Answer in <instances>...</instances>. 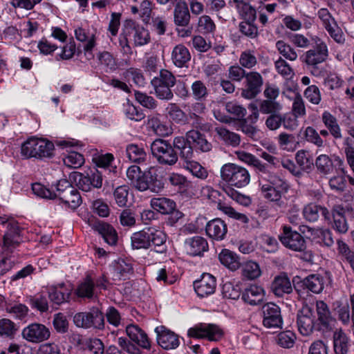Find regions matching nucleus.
I'll return each instance as SVG.
<instances>
[{
  "label": "nucleus",
  "mask_w": 354,
  "mask_h": 354,
  "mask_svg": "<svg viewBox=\"0 0 354 354\" xmlns=\"http://www.w3.org/2000/svg\"><path fill=\"white\" fill-rule=\"evenodd\" d=\"M126 34L133 39L136 46H142L150 41L149 31L133 21H129L126 26Z\"/></svg>",
  "instance_id": "obj_25"
},
{
  "label": "nucleus",
  "mask_w": 354,
  "mask_h": 354,
  "mask_svg": "<svg viewBox=\"0 0 354 354\" xmlns=\"http://www.w3.org/2000/svg\"><path fill=\"white\" fill-rule=\"evenodd\" d=\"M257 52L255 50L247 49L241 52L239 57V64L243 68L252 69L257 64Z\"/></svg>",
  "instance_id": "obj_48"
},
{
  "label": "nucleus",
  "mask_w": 354,
  "mask_h": 354,
  "mask_svg": "<svg viewBox=\"0 0 354 354\" xmlns=\"http://www.w3.org/2000/svg\"><path fill=\"white\" fill-rule=\"evenodd\" d=\"M333 347L336 354H347L350 342L347 335L341 329H336L333 333Z\"/></svg>",
  "instance_id": "obj_33"
},
{
  "label": "nucleus",
  "mask_w": 354,
  "mask_h": 354,
  "mask_svg": "<svg viewBox=\"0 0 354 354\" xmlns=\"http://www.w3.org/2000/svg\"><path fill=\"white\" fill-rule=\"evenodd\" d=\"M298 330L304 336L310 335L316 326L313 310L308 305L304 306L298 312L297 316Z\"/></svg>",
  "instance_id": "obj_17"
},
{
  "label": "nucleus",
  "mask_w": 354,
  "mask_h": 354,
  "mask_svg": "<svg viewBox=\"0 0 354 354\" xmlns=\"http://www.w3.org/2000/svg\"><path fill=\"white\" fill-rule=\"evenodd\" d=\"M126 333L129 339L138 346L149 349L151 347L150 341L145 332L138 326L129 324L126 327Z\"/></svg>",
  "instance_id": "obj_28"
},
{
  "label": "nucleus",
  "mask_w": 354,
  "mask_h": 354,
  "mask_svg": "<svg viewBox=\"0 0 354 354\" xmlns=\"http://www.w3.org/2000/svg\"><path fill=\"white\" fill-rule=\"evenodd\" d=\"M148 126L159 136H167L171 133V129L161 122L157 117L149 118Z\"/></svg>",
  "instance_id": "obj_53"
},
{
  "label": "nucleus",
  "mask_w": 354,
  "mask_h": 354,
  "mask_svg": "<svg viewBox=\"0 0 354 354\" xmlns=\"http://www.w3.org/2000/svg\"><path fill=\"white\" fill-rule=\"evenodd\" d=\"M0 224L6 228L3 237L2 252L6 257L0 261V275H3L15 266V261L8 256L22 242V238L19 224L14 218L1 216Z\"/></svg>",
  "instance_id": "obj_1"
},
{
  "label": "nucleus",
  "mask_w": 354,
  "mask_h": 354,
  "mask_svg": "<svg viewBox=\"0 0 354 354\" xmlns=\"http://www.w3.org/2000/svg\"><path fill=\"white\" fill-rule=\"evenodd\" d=\"M302 283L304 286L309 291L315 294H319L324 289L326 278L319 274H313L304 278Z\"/></svg>",
  "instance_id": "obj_31"
},
{
  "label": "nucleus",
  "mask_w": 354,
  "mask_h": 354,
  "mask_svg": "<svg viewBox=\"0 0 354 354\" xmlns=\"http://www.w3.org/2000/svg\"><path fill=\"white\" fill-rule=\"evenodd\" d=\"M146 232L148 249L160 254L166 252V234L156 227H147Z\"/></svg>",
  "instance_id": "obj_18"
},
{
  "label": "nucleus",
  "mask_w": 354,
  "mask_h": 354,
  "mask_svg": "<svg viewBox=\"0 0 354 354\" xmlns=\"http://www.w3.org/2000/svg\"><path fill=\"white\" fill-rule=\"evenodd\" d=\"M191 90L193 97L198 101L205 100L209 95L206 84L201 80L194 81L191 85Z\"/></svg>",
  "instance_id": "obj_55"
},
{
  "label": "nucleus",
  "mask_w": 354,
  "mask_h": 354,
  "mask_svg": "<svg viewBox=\"0 0 354 354\" xmlns=\"http://www.w3.org/2000/svg\"><path fill=\"white\" fill-rule=\"evenodd\" d=\"M171 58L176 67H186L191 59V54L185 46L178 44L173 48Z\"/></svg>",
  "instance_id": "obj_30"
},
{
  "label": "nucleus",
  "mask_w": 354,
  "mask_h": 354,
  "mask_svg": "<svg viewBox=\"0 0 354 354\" xmlns=\"http://www.w3.org/2000/svg\"><path fill=\"white\" fill-rule=\"evenodd\" d=\"M263 84V79L259 73L248 72L245 78V87L242 89L241 96L248 100L256 97L261 93Z\"/></svg>",
  "instance_id": "obj_14"
},
{
  "label": "nucleus",
  "mask_w": 354,
  "mask_h": 354,
  "mask_svg": "<svg viewBox=\"0 0 354 354\" xmlns=\"http://www.w3.org/2000/svg\"><path fill=\"white\" fill-rule=\"evenodd\" d=\"M277 140L279 147L284 151H294L299 146V142L294 134L280 133Z\"/></svg>",
  "instance_id": "obj_42"
},
{
  "label": "nucleus",
  "mask_w": 354,
  "mask_h": 354,
  "mask_svg": "<svg viewBox=\"0 0 354 354\" xmlns=\"http://www.w3.org/2000/svg\"><path fill=\"white\" fill-rule=\"evenodd\" d=\"M75 294L81 298H93L94 295V281L91 276H86L84 280L78 285Z\"/></svg>",
  "instance_id": "obj_44"
},
{
  "label": "nucleus",
  "mask_w": 354,
  "mask_h": 354,
  "mask_svg": "<svg viewBox=\"0 0 354 354\" xmlns=\"http://www.w3.org/2000/svg\"><path fill=\"white\" fill-rule=\"evenodd\" d=\"M21 335L26 341L32 343H41L50 336V329L39 323H32L22 330Z\"/></svg>",
  "instance_id": "obj_16"
},
{
  "label": "nucleus",
  "mask_w": 354,
  "mask_h": 354,
  "mask_svg": "<svg viewBox=\"0 0 354 354\" xmlns=\"http://www.w3.org/2000/svg\"><path fill=\"white\" fill-rule=\"evenodd\" d=\"M218 138L225 145L232 147H237L241 142L240 136L234 132L230 131L223 127H217L215 128Z\"/></svg>",
  "instance_id": "obj_41"
},
{
  "label": "nucleus",
  "mask_w": 354,
  "mask_h": 354,
  "mask_svg": "<svg viewBox=\"0 0 354 354\" xmlns=\"http://www.w3.org/2000/svg\"><path fill=\"white\" fill-rule=\"evenodd\" d=\"M75 37L80 41H87L86 45L84 47L85 55L91 57H93L91 53L92 49L95 46V35H91V37L87 35L86 30L82 28H78L75 30Z\"/></svg>",
  "instance_id": "obj_47"
},
{
  "label": "nucleus",
  "mask_w": 354,
  "mask_h": 354,
  "mask_svg": "<svg viewBox=\"0 0 354 354\" xmlns=\"http://www.w3.org/2000/svg\"><path fill=\"white\" fill-rule=\"evenodd\" d=\"M158 345L165 350L175 349L180 345L178 336L174 332L160 326L155 329Z\"/></svg>",
  "instance_id": "obj_22"
},
{
  "label": "nucleus",
  "mask_w": 354,
  "mask_h": 354,
  "mask_svg": "<svg viewBox=\"0 0 354 354\" xmlns=\"http://www.w3.org/2000/svg\"><path fill=\"white\" fill-rule=\"evenodd\" d=\"M248 108L251 112L248 116V120L255 123L259 119L260 113L269 115L279 113L281 111L283 106L276 100L264 99L251 102L248 104Z\"/></svg>",
  "instance_id": "obj_9"
},
{
  "label": "nucleus",
  "mask_w": 354,
  "mask_h": 354,
  "mask_svg": "<svg viewBox=\"0 0 354 354\" xmlns=\"http://www.w3.org/2000/svg\"><path fill=\"white\" fill-rule=\"evenodd\" d=\"M282 230L279 239L283 246L295 252H304L306 250V241L301 234L287 225L283 226Z\"/></svg>",
  "instance_id": "obj_12"
},
{
  "label": "nucleus",
  "mask_w": 354,
  "mask_h": 354,
  "mask_svg": "<svg viewBox=\"0 0 354 354\" xmlns=\"http://www.w3.org/2000/svg\"><path fill=\"white\" fill-rule=\"evenodd\" d=\"M176 77L169 71L162 69L158 75L151 80L153 93L157 98L169 101L174 98L171 88L175 86Z\"/></svg>",
  "instance_id": "obj_5"
},
{
  "label": "nucleus",
  "mask_w": 354,
  "mask_h": 354,
  "mask_svg": "<svg viewBox=\"0 0 354 354\" xmlns=\"http://www.w3.org/2000/svg\"><path fill=\"white\" fill-rule=\"evenodd\" d=\"M313 41L315 46L304 53L301 60L311 68L313 74L317 75L319 65L327 60L329 52L327 44L321 38L315 36Z\"/></svg>",
  "instance_id": "obj_4"
},
{
  "label": "nucleus",
  "mask_w": 354,
  "mask_h": 354,
  "mask_svg": "<svg viewBox=\"0 0 354 354\" xmlns=\"http://www.w3.org/2000/svg\"><path fill=\"white\" fill-rule=\"evenodd\" d=\"M169 118L177 124H183L187 120L185 113L175 103L168 104L167 109Z\"/></svg>",
  "instance_id": "obj_54"
},
{
  "label": "nucleus",
  "mask_w": 354,
  "mask_h": 354,
  "mask_svg": "<svg viewBox=\"0 0 354 354\" xmlns=\"http://www.w3.org/2000/svg\"><path fill=\"white\" fill-rule=\"evenodd\" d=\"M295 160L301 171H310L313 166V161L306 151H298L295 154Z\"/></svg>",
  "instance_id": "obj_57"
},
{
  "label": "nucleus",
  "mask_w": 354,
  "mask_h": 354,
  "mask_svg": "<svg viewBox=\"0 0 354 354\" xmlns=\"http://www.w3.org/2000/svg\"><path fill=\"white\" fill-rule=\"evenodd\" d=\"M53 326L55 330L60 334H64L68 330V321L63 313H58L54 315Z\"/></svg>",
  "instance_id": "obj_61"
},
{
  "label": "nucleus",
  "mask_w": 354,
  "mask_h": 354,
  "mask_svg": "<svg viewBox=\"0 0 354 354\" xmlns=\"http://www.w3.org/2000/svg\"><path fill=\"white\" fill-rule=\"evenodd\" d=\"M187 334L194 338H205L209 341H218L224 335L223 330L214 324H200L190 328Z\"/></svg>",
  "instance_id": "obj_11"
},
{
  "label": "nucleus",
  "mask_w": 354,
  "mask_h": 354,
  "mask_svg": "<svg viewBox=\"0 0 354 354\" xmlns=\"http://www.w3.org/2000/svg\"><path fill=\"white\" fill-rule=\"evenodd\" d=\"M59 200L66 207L75 209L82 203V198L79 192L73 187L68 188L62 193Z\"/></svg>",
  "instance_id": "obj_35"
},
{
  "label": "nucleus",
  "mask_w": 354,
  "mask_h": 354,
  "mask_svg": "<svg viewBox=\"0 0 354 354\" xmlns=\"http://www.w3.org/2000/svg\"><path fill=\"white\" fill-rule=\"evenodd\" d=\"M207 234L216 241L223 240L227 232L225 222L221 218H215L209 221L205 227Z\"/></svg>",
  "instance_id": "obj_29"
},
{
  "label": "nucleus",
  "mask_w": 354,
  "mask_h": 354,
  "mask_svg": "<svg viewBox=\"0 0 354 354\" xmlns=\"http://www.w3.org/2000/svg\"><path fill=\"white\" fill-rule=\"evenodd\" d=\"M192 145L203 152H207L212 149V144L198 130L188 131L185 137L176 136L174 138V147L179 151V156L183 160L193 158Z\"/></svg>",
  "instance_id": "obj_2"
},
{
  "label": "nucleus",
  "mask_w": 354,
  "mask_h": 354,
  "mask_svg": "<svg viewBox=\"0 0 354 354\" xmlns=\"http://www.w3.org/2000/svg\"><path fill=\"white\" fill-rule=\"evenodd\" d=\"M264 297L263 289L257 285H251L242 294L243 300L252 306L260 304Z\"/></svg>",
  "instance_id": "obj_34"
},
{
  "label": "nucleus",
  "mask_w": 354,
  "mask_h": 354,
  "mask_svg": "<svg viewBox=\"0 0 354 354\" xmlns=\"http://www.w3.org/2000/svg\"><path fill=\"white\" fill-rule=\"evenodd\" d=\"M97 59L100 66L106 72L115 70L117 67L116 60L109 52H99L97 54Z\"/></svg>",
  "instance_id": "obj_49"
},
{
  "label": "nucleus",
  "mask_w": 354,
  "mask_h": 354,
  "mask_svg": "<svg viewBox=\"0 0 354 354\" xmlns=\"http://www.w3.org/2000/svg\"><path fill=\"white\" fill-rule=\"evenodd\" d=\"M185 250L187 254L196 257L202 256L208 250L207 240L200 236L189 237L185 241Z\"/></svg>",
  "instance_id": "obj_27"
},
{
  "label": "nucleus",
  "mask_w": 354,
  "mask_h": 354,
  "mask_svg": "<svg viewBox=\"0 0 354 354\" xmlns=\"http://www.w3.org/2000/svg\"><path fill=\"white\" fill-rule=\"evenodd\" d=\"M230 4L231 6L236 8L239 14L243 17L248 18V19H254L255 10L252 8L248 3L243 0H230Z\"/></svg>",
  "instance_id": "obj_52"
},
{
  "label": "nucleus",
  "mask_w": 354,
  "mask_h": 354,
  "mask_svg": "<svg viewBox=\"0 0 354 354\" xmlns=\"http://www.w3.org/2000/svg\"><path fill=\"white\" fill-rule=\"evenodd\" d=\"M84 349L92 354H104V345L102 341L98 338H90L84 343Z\"/></svg>",
  "instance_id": "obj_60"
},
{
  "label": "nucleus",
  "mask_w": 354,
  "mask_h": 354,
  "mask_svg": "<svg viewBox=\"0 0 354 354\" xmlns=\"http://www.w3.org/2000/svg\"><path fill=\"white\" fill-rule=\"evenodd\" d=\"M160 170L159 167L153 166L142 172L139 183H137V189L140 192L150 190L153 193L160 192L165 184L159 177Z\"/></svg>",
  "instance_id": "obj_8"
},
{
  "label": "nucleus",
  "mask_w": 354,
  "mask_h": 354,
  "mask_svg": "<svg viewBox=\"0 0 354 354\" xmlns=\"http://www.w3.org/2000/svg\"><path fill=\"white\" fill-rule=\"evenodd\" d=\"M89 226L97 232L103 237L105 242L110 245H114L118 241V233L110 224L97 219L88 220Z\"/></svg>",
  "instance_id": "obj_19"
},
{
  "label": "nucleus",
  "mask_w": 354,
  "mask_h": 354,
  "mask_svg": "<svg viewBox=\"0 0 354 354\" xmlns=\"http://www.w3.org/2000/svg\"><path fill=\"white\" fill-rule=\"evenodd\" d=\"M221 177L229 185L242 188L250 182L249 171L239 165L227 163L221 168Z\"/></svg>",
  "instance_id": "obj_6"
},
{
  "label": "nucleus",
  "mask_w": 354,
  "mask_h": 354,
  "mask_svg": "<svg viewBox=\"0 0 354 354\" xmlns=\"http://www.w3.org/2000/svg\"><path fill=\"white\" fill-rule=\"evenodd\" d=\"M183 160L186 163L185 168L189 170L194 176L203 180L207 177L208 173L207 170L198 162L192 161V159Z\"/></svg>",
  "instance_id": "obj_58"
},
{
  "label": "nucleus",
  "mask_w": 354,
  "mask_h": 354,
  "mask_svg": "<svg viewBox=\"0 0 354 354\" xmlns=\"http://www.w3.org/2000/svg\"><path fill=\"white\" fill-rule=\"evenodd\" d=\"M46 288L48 297L53 304L60 305L69 301L72 290L64 283L48 286Z\"/></svg>",
  "instance_id": "obj_24"
},
{
  "label": "nucleus",
  "mask_w": 354,
  "mask_h": 354,
  "mask_svg": "<svg viewBox=\"0 0 354 354\" xmlns=\"http://www.w3.org/2000/svg\"><path fill=\"white\" fill-rule=\"evenodd\" d=\"M111 271L114 280L125 279L133 274V267L124 259H118L113 263Z\"/></svg>",
  "instance_id": "obj_32"
},
{
  "label": "nucleus",
  "mask_w": 354,
  "mask_h": 354,
  "mask_svg": "<svg viewBox=\"0 0 354 354\" xmlns=\"http://www.w3.org/2000/svg\"><path fill=\"white\" fill-rule=\"evenodd\" d=\"M88 319L91 328L104 330L105 328L104 316L103 313L97 308L93 307L87 312Z\"/></svg>",
  "instance_id": "obj_43"
},
{
  "label": "nucleus",
  "mask_w": 354,
  "mask_h": 354,
  "mask_svg": "<svg viewBox=\"0 0 354 354\" xmlns=\"http://www.w3.org/2000/svg\"><path fill=\"white\" fill-rule=\"evenodd\" d=\"M315 167L317 171L324 176L332 174L334 170L333 160L326 154H321L316 158Z\"/></svg>",
  "instance_id": "obj_45"
},
{
  "label": "nucleus",
  "mask_w": 354,
  "mask_h": 354,
  "mask_svg": "<svg viewBox=\"0 0 354 354\" xmlns=\"http://www.w3.org/2000/svg\"><path fill=\"white\" fill-rule=\"evenodd\" d=\"M220 262L232 271H235L241 267L239 256L234 252L223 249L218 254Z\"/></svg>",
  "instance_id": "obj_37"
},
{
  "label": "nucleus",
  "mask_w": 354,
  "mask_h": 354,
  "mask_svg": "<svg viewBox=\"0 0 354 354\" xmlns=\"http://www.w3.org/2000/svg\"><path fill=\"white\" fill-rule=\"evenodd\" d=\"M64 162L68 167L79 168L84 163V158L81 153L71 151L64 158Z\"/></svg>",
  "instance_id": "obj_64"
},
{
  "label": "nucleus",
  "mask_w": 354,
  "mask_h": 354,
  "mask_svg": "<svg viewBox=\"0 0 354 354\" xmlns=\"http://www.w3.org/2000/svg\"><path fill=\"white\" fill-rule=\"evenodd\" d=\"M276 48L279 53L286 59L295 61L298 57L296 50L290 44L283 40H279L276 42Z\"/></svg>",
  "instance_id": "obj_56"
},
{
  "label": "nucleus",
  "mask_w": 354,
  "mask_h": 354,
  "mask_svg": "<svg viewBox=\"0 0 354 354\" xmlns=\"http://www.w3.org/2000/svg\"><path fill=\"white\" fill-rule=\"evenodd\" d=\"M316 310L318 316L317 329L323 333L332 330L335 321L330 315L328 305L323 301H317Z\"/></svg>",
  "instance_id": "obj_23"
},
{
  "label": "nucleus",
  "mask_w": 354,
  "mask_h": 354,
  "mask_svg": "<svg viewBox=\"0 0 354 354\" xmlns=\"http://www.w3.org/2000/svg\"><path fill=\"white\" fill-rule=\"evenodd\" d=\"M54 144L46 139L31 137L21 147V154L26 158H50L53 155Z\"/></svg>",
  "instance_id": "obj_3"
},
{
  "label": "nucleus",
  "mask_w": 354,
  "mask_h": 354,
  "mask_svg": "<svg viewBox=\"0 0 354 354\" xmlns=\"http://www.w3.org/2000/svg\"><path fill=\"white\" fill-rule=\"evenodd\" d=\"M261 189L264 198L270 201L276 202L279 206L282 205L281 201V196L283 194L282 192L270 187L268 185H263Z\"/></svg>",
  "instance_id": "obj_62"
},
{
  "label": "nucleus",
  "mask_w": 354,
  "mask_h": 354,
  "mask_svg": "<svg viewBox=\"0 0 354 354\" xmlns=\"http://www.w3.org/2000/svg\"><path fill=\"white\" fill-rule=\"evenodd\" d=\"M174 147L168 140L156 139L151 145V151L153 156L162 165H174L178 160V153Z\"/></svg>",
  "instance_id": "obj_7"
},
{
  "label": "nucleus",
  "mask_w": 354,
  "mask_h": 354,
  "mask_svg": "<svg viewBox=\"0 0 354 354\" xmlns=\"http://www.w3.org/2000/svg\"><path fill=\"white\" fill-rule=\"evenodd\" d=\"M195 292L200 297H205L214 292L216 287V278L209 274H203L200 280L194 283Z\"/></svg>",
  "instance_id": "obj_26"
},
{
  "label": "nucleus",
  "mask_w": 354,
  "mask_h": 354,
  "mask_svg": "<svg viewBox=\"0 0 354 354\" xmlns=\"http://www.w3.org/2000/svg\"><path fill=\"white\" fill-rule=\"evenodd\" d=\"M174 23L178 26H187L190 21V15L187 6L185 3L178 2L174 11Z\"/></svg>",
  "instance_id": "obj_40"
},
{
  "label": "nucleus",
  "mask_w": 354,
  "mask_h": 354,
  "mask_svg": "<svg viewBox=\"0 0 354 354\" xmlns=\"http://www.w3.org/2000/svg\"><path fill=\"white\" fill-rule=\"evenodd\" d=\"M198 30L203 34L214 33L216 24L209 16L203 15L198 19Z\"/></svg>",
  "instance_id": "obj_59"
},
{
  "label": "nucleus",
  "mask_w": 354,
  "mask_h": 354,
  "mask_svg": "<svg viewBox=\"0 0 354 354\" xmlns=\"http://www.w3.org/2000/svg\"><path fill=\"white\" fill-rule=\"evenodd\" d=\"M150 205L153 210L162 214H171L169 221L171 225L183 216V213L179 211H175L176 203L169 198H152L150 201Z\"/></svg>",
  "instance_id": "obj_13"
},
{
  "label": "nucleus",
  "mask_w": 354,
  "mask_h": 354,
  "mask_svg": "<svg viewBox=\"0 0 354 354\" xmlns=\"http://www.w3.org/2000/svg\"><path fill=\"white\" fill-rule=\"evenodd\" d=\"M89 226L97 232L103 237L105 242L110 245H114L118 241V233L110 224L97 219L88 220Z\"/></svg>",
  "instance_id": "obj_21"
},
{
  "label": "nucleus",
  "mask_w": 354,
  "mask_h": 354,
  "mask_svg": "<svg viewBox=\"0 0 354 354\" xmlns=\"http://www.w3.org/2000/svg\"><path fill=\"white\" fill-rule=\"evenodd\" d=\"M322 121L335 139H341L342 138V130L337 120L329 111H325L323 112L322 114Z\"/></svg>",
  "instance_id": "obj_36"
},
{
  "label": "nucleus",
  "mask_w": 354,
  "mask_h": 354,
  "mask_svg": "<svg viewBox=\"0 0 354 354\" xmlns=\"http://www.w3.org/2000/svg\"><path fill=\"white\" fill-rule=\"evenodd\" d=\"M295 339V334L290 330H286L281 332L277 335V342L280 346L283 348H290L294 346Z\"/></svg>",
  "instance_id": "obj_63"
},
{
  "label": "nucleus",
  "mask_w": 354,
  "mask_h": 354,
  "mask_svg": "<svg viewBox=\"0 0 354 354\" xmlns=\"http://www.w3.org/2000/svg\"><path fill=\"white\" fill-rule=\"evenodd\" d=\"M242 276L248 280H253L261 276V271L259 264L253 261L241 263Z\"/></svg>",
  "instance_id": "obj_46"
},
{
  "label": "nucleus",
  "mask_w": 354,
  "mask_h": 354,
  "mask_svg": "<svg viewBox=\"0 0 354 354\" xmlns=\"http://www.w3.org/2000/svg\"><path fill=\"white\" fill-rule=\"evenodd\" d=\"M273 293L277 297H283L285 294H290L292 288L289 279L286 276L275 277L271 286Z\"/></svg>",
  "instance_id": "obj_38"
},
{
  "label": "nucleus",
  "mask_w": 354,
  "mask_h": 354,
  "mask_svg": "<svg viewBox=\"0 0 354 354\" xmlns=\"http://www.w3.org/2000/svg\"><path fill=\"white\" fill-rule=\"evenodd\" d=\"M103 171L93 169L84 175L80 172L73 174L74 180L79 189L83 192H90L93 188H100L102 186Z\"/></svg>",
  "instance_id": "obj_10"
},
{
  "label": "nucleus",
  "mask_w": 354,
  "mask_h": 354,
  "mask_svg": "<svg viewBox=\"0 0 354 354\" xmlns=\"http://www.w3.org/2000/svg\"><path fill=\"white\" fill-rule=\"evenodd\" d=\"M89 226L97 232L103 237L105 242L110 245H114L118 241V233L110 224L97 219L88 220Z\"/></svg>",
  "instance_id": "obj_20"
},
{
  "label": "nucleus",
  "mask_w": 354,
  "mask_h": 354,
  "mask_svg": "<svg viewBox=\"0 0 354 354\" xmlns=\"http://www.w3.org/2000/svg\"><path fill=\"white\" fill-rule=\"evenodd\" d=\"M263 325L268 328H281L283 319L281 308L277 304L269 302L262 307Z\"/></svg>",
  "instance_id": "obj_15"
},
{
  "label": "nucleus",
  "mask_w": 354,
  "mask_h": 354,
  "mask_svg": "<svg viewBox=\"0 0 354 354\" xmlns=\"http://www.w3.org/2000/svg\"><path fill=\"white\" fill-rule=\"evenodd\" d=\"M126 155L129 161L138 164L145 162L147 158L145 149L136 144L127 145Z\"/></svg>",
  "instance_id": "obj_39"
},
{
  "label": "nucleus",
  "mask_w": 354,
  "mask_h": 354,
  "mask_svg": "<svg viewBox=\"0 0 354 354\" xmlns=\"http://www.w3.org/2000/svg\"><path fill=\"white\" fill-rule=\"evenodd\" d=\"M331 215L333 218L354 217V208L349 203H337L331 208Z\"/></svg>",
  "instance_id": "obj_50"
},
{
  "label": "nucleus",
  "mask_w": 354,
  "mask_h": 354,
  "mask_svg": "<svg viewBox=\"0 0 354 354\" xmlns=\"http://www.w3.org/2000/svg\"><path fill=\"white\" fill-rule=\"evenodd\" d=\"M146 227L133 233L131 236V245L133 250H148Z\"/></svg>",
  "instance_id": "obj_51"
}]
</instances>
